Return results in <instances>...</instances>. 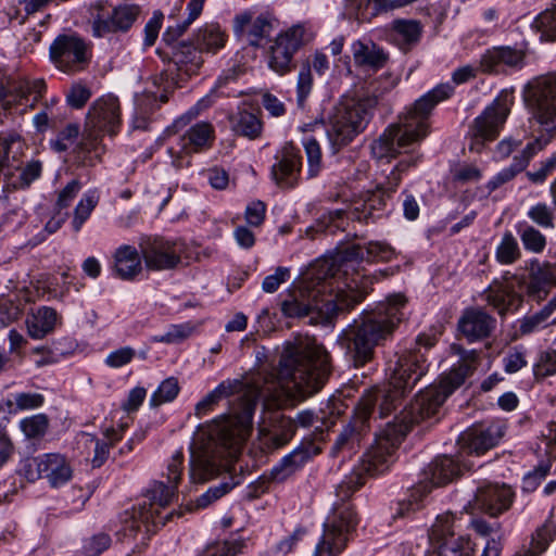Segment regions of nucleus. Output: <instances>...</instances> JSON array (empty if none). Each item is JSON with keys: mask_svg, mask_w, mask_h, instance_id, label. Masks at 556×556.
Returning a JSON list of instances; mask_svg holds the SVG:
<instances>
[{"mask_svg": "<svg viewBox=\"0 0 556 556\" xmlns=\"http://www.w3.org/2000/svg\"><path fill=\"white\" fill-rule=\"evenodd\" d=\"M477 356L476 351L464 355L438 386H430L419 391L408 408L386 424V427L377 434L375 443L363 455L359 467L353 469L338 484L336 489L338 501L333 503L331 511L337 505L348 504L357 516L348 500L365 484L366 476H378L390 468L395 460L397 446L410 431L413 425L431 418L439 412L445 400L472 375L476 369ZM356 519L358 520V517Z\"/></svg>", "mask_w": 556, "mask_h": 556, "instance_id": "1", "label": "nucleus"}, {"mask_svg": "<svg viewBox=\"0 0 556 556\" xmlns=\"http://www.w3.org/2000/svg\"><path fill=\"white\" fill-rule=\"evenodd\" d=\"M388 370V384L374 388L362 396L353 422L342 429L333 444V451L348 447L352 450L359 443L369 419L384 418L399 406L405 394L426 374V356L419 349L395 353L394 359L389 361Z\"/></svg>", "mask_w": 556, "mask_h": 556, "instance_id": "2", "label": "nucleus"}, {"mask_svg": "<svg viewBox=\"0 0 556 556\" xmlns=\"http://www.w3.org/2000/svg\"><path fill=\"white\" fill-rule=\"evenodd\" d=\"M258 395L256 390L239 395L231 403L229 413L220 416L211 427V445L200 452L192 451L190 479L193 482H204L215 477L223 467L224 459L238 456L251 433Z\"/></svg>", "mask_w": 556, "mask_h": 556, "instance_id": "3", "label": "nucleus"}, {"mask_svg": "<svg viewBox=\"0 0 556 556\" xmlns=\"http://www.w3.org/2000/svg\"><path fill=\"white\" fill-rule=\"evenodd\" d=\"M330 372V355L326 349L315 338L299 337L286 344L271 382L289 396L303 401L323 389Z\"/></svg>", "mask_w": 556, "mask_h": 556, "instance_id": "4", "label": "nucleus"}, {"mask_svg": "<svg viewBox=\"0 0 556 556\" xmlns=\"http://www.w3.org/2000/svg\"><path fill=\"white\" fill-rule=\"evenodd\" d=\"M333 273L329 258L317 261L311 267L303 287L288 293L280 302L282 315L286 318L312 316L315 319L354 307L355 304Z\"/></svg>", "mask_w": 556, "mask_h": 556, "instance_id": "5", "label": "nucleus"}, {"mask_svg": "<svg viewBox=\"0 0 556 556\" xmlns=\"http://www.w3.org/2000/svg\"><path fill=\"white\" fill-rule=\"evenodd\" d=\"M405 306L404 295H391L375 311L362 314L342 330L338 342L355 367L374 358L376 346L391 337L403 320Z\"/></svg>", "mask_w": 556, "mask_h": 556, "instance_id": "6", "label": "nucleus"}, {"mask_svg": "<svg viewBox=\"0 0 556 556\" xmlns=\"http://www.w3.org/2000/svg\"><path fill=\"white\" fill-rule=\"evenodd\" d=\"M454 92V87L448 84H440L415 101L413 106L400 117L399 123L390 125L371 143V154L377 160H390L428 135V118L434 106L448 99Z\"/></svg>", "mask_w": 556, "mask_h": 556, "instance_id": "7", "label": "nucleus"}, {"mask_svg": "<svg viewBox=\"0 0 556 556\" xmlns=\"http://www.w3.org/2000/svg\"><path fill=\"white\" fill-rule=\"evenodd\" d=\"M394 256V250L386 242L371 241L366 245L352 244L339 251L337 256L329 260L333 264V274L350 295L353 304L362 302L371 289L374 282L390 275L389 269L367 275L358 265L362 261L388 262Z\"/></svg>", "mask_w": 556, "mask_h": 556, "instance_id": "8", "label": "nucleus"}, {"mask_svg": "<svg viewBox=\"0 0 556 556\" xmlns=\"http://www.w3.org/2000/svg\"><path fill=\"white\" fill-rule=\"evenodd\" d=\"M122 124L117 97L112 94L97 99L88 110L81 141L75 149V162L81 167H93L101 162L104 146L102 132L114 136Z\"/></svg>", "mask_w": 556, "mask_h": 556, "instance_id": "9", "label": "nucleus"}, {"mask_svg": "<svg viewBox=\"0 0 556 556\" xmlns=\"http://www.w3.org/2000/svg\"><path fill=\"white\" fill-rule=\"evenodd\" d=\"M175 490V484L167 485L162 481L154 482L146 498L131 511L125 513L122 528L124 536L136 538L141 526L144 527L147 533L155 532L175 516L179 517L180 514L174 510L162 514V510L174 498Z\"/></svg>", "mask_w": 556, "mask_h": 556, "instance_id": "10", "label": "nucleus"}, {"mask_svg": "<svg viewBox=\"0 0 556 556\" xmlns=\"http://www.w3.org/2000/svg\"><path fill=\"white\" fill-rule=\"evenodd\" d=\"M377 104L376 98H342L328 118L327 136L340 149L365 130Z\"/></svg>", "mask_w": 556, "mask_h": 556, "instance_id": "11", "label": "nucleus"}, {"mask_svg": "<svg viewBox=\"0 0 556 556\" xmlns=\"http://www.w3.org/2000/svg\"><path fill=\"white\" fill-rule=\"evenodd\" d=\"M420 156L406 155L393 167L387 179L381 184L377 192L371 193L366 200L355 202L349 216L352 220L361 223H375L384 215L387 199L395 192L402 181V177L419 162Z\"/></svg>", "mask_w": 556, "mask_h": 556, "instance_id": "12", "label": "nucleus"}, {"mask_svg": "<svg viewBox=\"0 0 556 556\" xmlns=\"http://www.w3.org/2000/svg\"><path fill=\"white\" fill-rule=\"evenodd\" d=\"M356 527L357 519L350 505L334 506L323 525V534L313 556H339L352 539Z\"/></svg>", "mask_w": 556, "mask_h": 556, "instance_id": "13", "label": "nucleus"}, {"mask_svg": "<svg viewBox=\"0 0 556 556\" xmlns=\"http://www.w3.org/2000/svg\"><path fill=\"white\" fill-rule=\"evenodd\" d=\"M169 60L176 67L177 78L168 79L165 72L152 77L153 86L162 88V92L159 96L153 91H150V93L153 94L154 100L159 98L162 103L168 101V94L178 86L179 80L198 75L204 62L201 50L189 41H180L174 45Z\"/></svg>", "mask_w": 556, "mask_h": 556, "instance_id": "14", "label": "nucleus"}, {"mask_svg": "<svg viewBox=\"0 0 556 556\" xmlns=\"http://www.w3.org/2000/svg\"><path fill=\"white\" fill-rule=\"evenodd\" d=\"M514 103L511 92L502 91L483 112L473 119L469 134L471 142L469 150L481 152L486 142L493 141L500 135Z\"/></svg>", "mask_w": 556, "mask_h": 556, "instance_id": "15", "label": "nucleus"}, {"mask_svg": "<svg viewBox=\"0 0 556 556\" xmlns=\"http://www.w3.org/2000/svg\"><path fill=\"white\" fill-rule=\"evenodd\" d=\"M312 34L304 24H295L279 33L268 46L266 60L268 67L283 76L295 68V53L309 40Z\"/></svg>", "mask_w": 556, "mask_h": 556, "instance_id": "16", "label": "nucleus"}, {"mask_svg": "<svg viewBox=\"0 0 556 556\" xmlns=\"http://www.w3.org/2000/svg\"><path fill=\"white\" fill-rule=\"evenodd\" d=\"M525 100L533 118L544 130L556 131V76L541 77L529 83Z\"/></svg>", "mask_w": 556, "mask_h": 556, "instance_id": "17", "label": "nucleus"}, {"mask_svg": "<svg viewBox=\"0 0 556 556\" xmlns=\"http://www.w3.org/2000/svg\"><path fill=\"white\" fill-rule=\"evenodd\" d=\"M214 141V126L208 122H197L178 136L176 146L169 147L167 152L173 165L181 168L190 164V161H185V157L210 150Z\"/></svg>", "mask_w": 556, "mask_h": 556, "instance_id": "18", "label": "nucleus"}, {"mask_svg": "<svg viewBox=\"0 0 556 556\" xmlns=\"http://www.w3.org/2000/svg\"><path fill=\"white\" fill-rule=\"evenodd\" d=\"M50 59L63 72H76L88 63V47L76 35H59L50 46Z\"/></svg>", "mask_w": 556, "mask_h": 556, "instance_id": "19", "label": "nucleus"}, {"mask_svg": "<svg viewBox=\"0 0 556 556\" xmlns=\"http://www.w3.org/2000/svg\"><path fill=\"white\" fill-rule=\"evenodd\" d=\"M302 172V155L299 148L286 142L275 154L271 177L282 189H293L299 185Z\"/></svg>", "mask_w": 556, "mask_h": 556, "instance_id": "20", "label": "nucleus"}, {"mask_svg": "<svg viewBox=\"0 0 556 556\" xmlns=\"http://www.w3.org/2000/svg\"><path fill=\"white\" fill-rule=\"evenodd\" d=\"M505 429L500 422L476 425L460 435V448L467 454L482 455L498 444Z\"/></svg>", "mask_w": 556, "mask_h": 556, "instance_id": "21", "label": "nucleus"}, {"mask_svg": "<svg viewBox=\"0 0 556 556\" xmlns=\"http://www.w3.org/2000/svg\"><path fill=\"white\" fill-rule=\"evenodd\" d=\"M296 425L290 417L280 412H274L268 421L258 428L260 445L265 451L282 447L293 438Z\"/></svg>", "mask_w": 556, "mask_h": 556, "instance_id": "22", "label": "nucleus"}, {"mask_svg": "<svg viewBox=\"0 0 556 556\" xmlns=\"http://www.w3.org/2000/svg\"><path fill=\"white\" fill-rule=\"evenodd\" d=\"M274 22L268 14H260L253 18L252 12L245 11L235 16L233 31L237 36L244 37L250 46L261 48L274 31Z\"/></svg>", "mask_w": 556, "mask_h": 556, "instance_id": "23", "label": "nucleus"}, {"mask_svg": "<svg viewBox=\"0 0 556 556\" xmlns=\"http://www.w3.org/2000/svg\"><path fill=\"white\" fill-rule=\"evenodd\" d=\"M146 266L151 270H168L180 263V247L164 239L147 240L141 245Z\"/></svg>", "mask_w": 556, "mask_h": 556, "instance_id": "24", "label": "nucleus"}, {"mask_svg": "<svg viewBox=\"0 0 556 556\" xmlns=\"http://www.w3.org/2000/svg\"><path fill=\"white\" fill-rule=\"evenodd\" d=\"M514 496V491L505 484L486 483L477 489L473 502L478 509L496 517L509 509Z\"/></svg>", "mask_w": 556, "mask_h": 556, "instance_id": "25", "label": "nucleus"}, {"mask_svg": "<svg viewBox=\"0 0 556 556\" xmlns=\"http://www.w3.org/2000/svg\"><path fill=\"white\" fill-rule=\"evenodd\" d=\"M551 141V138L540 137L529 142L525 149L514 156L511 164L503 168L485 185L489 193H492L503 185L513 180L517 174L521 173L529 164L531 159L541 150H543Z\"/></svg>", "mask_w": 556, "mask_h": 556, "instance_id": "26", "label": "nucleus"}, {"mask_svg": "<svg viewBox=\"0 0 556 556\" xmlns=\"http://www.w3.org/2000/svg\"><path fill=\"white\" fill-rule=\"evenodd\" d=\"M457 325L460 333L472 343L490 338L496 319L480 307H469L463 312Z\"/></svg>", "mask_w": 556, "mask_h": 556, "instance_id": "27", "label": "nucleus"}, {"mask_svg": "<svg viewBox=\"0 0 556 556\" xmlns=\"http://www.w3.org/2000/svg\"><path fill=\"white\" fill-rule=\"evenodd\" d=\"M523 62L522 50L510 46L493 47L481 55L480 68L483 73L498 74L504 67L520 68Z\"/></svg>", "mask_w": 556, "mask_h": 556, "instance_id": "28", "label": "nucleus"}, {"mask_svg": "<svg viewBox=\"0 0 556 556\" xmlns=\"http://www.w3.org/2000/svg\"><path fill=\"white\" fill-rule=\"evenodd\" d=\"M354 65L365 72H378L389 60V54L370 39H358L351 45Z\"/></svg>", "mask_w": 556, "mask_h": 556, "instance_id": "29", "label": "nucleus"}, {"mask_svg": "<svg viewBox=\"0 0 556 556\" xmlns=\"http://www.w3.org/2000/svg\"><path fill=\"white\" fill-rule=\"evenodd\" d=\"M140 13V8L136 4H123L113 9L106 18L98 17L94 20L92 28L93 34L102 37L112 31H127L136 22Z\"/></svg>", "mask_w": 556, "mask_h": 556, "instance_id": "30", "label": "nucleus"}, {"mask_svg": "<svg viewBox=\"0 0 556 556\" xmlns=\"http://www.w3.org/2000/svg\"><path fill=\"white\" fill-rule=\"evenodd\" d=\"M465 469H470L467 463L446 455L439 456L429 465L426 472V479H429V481L421 482L428 484L431 489L445 485L457 478Z\"/></svg>", "mask_w": 556, "mask_h": 556, "instance_id": "31", "label": "nucleus"}, {"mask_svg": "<svg viewBox=\"0 0 556 556\" xmlns=\"http://www.w3.org/2000/svg\"><path fill=\"white\" fill-rule=\"evenodd\" d=\"M42 478L47 479L52 488L67 483L73 477V468L66 456L60 453L42 454Z\"/></svg>", "mask_w": 556, "mask_h": 556, "instance_id": "32", "label": "nucleus"}, {"mask_svg": "<svg viewBox=\"0 0 556 556\" xmlns=\"http://www.w3.org/2000/svg\"><path fill=\"white\" fill-rule=\"evenodd\" d=\"M312 458L311 445H301L283 456L270 470V479L282 482L301 469Z\"/></svg>", "mask_w": 556, "mask_h": 556, "instance_id": "33", "label": "nucleus"}, {"mask_svg": "<svg viewBox=\"0 0 556 556\" xmlns=\"http://www.w3.org/2000/svg\"><path fill=\"white\" fill-rule=\"evenodd\" d=\"M113 270L123 280H131L141 273V260L137 249L124 244L116 249L114 255Z\"/></svg>", "mask_w": 556, "mask_h": 556, "instance_id": "34", "label": "nucleus"}, {"mask_svg": "<svg viewBox=\"0 0 556 556\" xmlns=\"http://www.w3.org/2000/svg\"><path fill=\"white\" fill-rule=\"evenodd\" d=\"M556 286V267L549 263L532 262L529 274L528 292L530 294L546 293L551 287Z\"/></svg>", "mask_w": 556, "mask_h": 556, "instance_id": "35", "label": "nucleus"}, {"mask_svg": "<svg viewBox=\"0 0 556 556\" xmlns=\"http://www.w3.org/2000/svg\"><path fill=\"white\" fill-rule=\"evenodd\" d=\"M58 321V313L49 306L39 307L27 320V330L31 338L42 339L53 331Z\"/></svg>", "mask_w": 556, "mask_h": 556, "instance_id": "36", "label": "nucleus"}, {"mask_svg": "<svg viewBox=\"0 0 556 556\" xmlns=\"http://www.w3.org/2000/svg\"><path fill=\"white\" fill-rule=\"evenodd\" d=\"M485 301L503 316L516 309L522 303V296L501 285L497 288H489L485 292Z\"/></svg>", "mask_w": 556, "mask_h": 556, "instance_id": "37", "label": "nucleus"}, {"mask_svg": "<svg viewBox=\"0 0 556 556\" xmlns=\"http://www.w3.org/2000/svg\"><path fill=\"white\" fill-rule=\"evenodd\" d=\"M243 383L239 380L223 381L214 390L207 393L197 405L195 416L202 418L207 415L213 407L224 397H228L237 391H240Z\"/></svg>", "mask_w": 556, "mask_h": 556, "instance_id": "38", "label": "nucleus"}, {"mask_svg": "<svg viewBox=\"0 0 556 556\" xmlns=\"http://www.w3.org/2000/svg\"><path fill=\"white\" fill-rule=\"evenodd\" d=\"M232 130L242 137L254 140L262 134L263 124L257 115L249 111H240L230 117Z\"/></svg>", "mask_w": 556, "mask_h": 556, "instance_id": "39", "label": "nucleus"}, {"mask_svg": "<svg viewBox=\"0 0 556 556\" xmlns=\"http://www.w3.org/2000/svg\"><path fill=\"white\" fill-rule=\"evenodd\" d=\"M226 35L218 25H207L200 29L194 37V45L201 50L216 53L225 46Z\"/></svg>", "mask_w": 556, "mask_h": 556, "instance_id": "40", "label": "nucleus"}, {"mask_svg": "<svg viewBox=\"0 0 556 556\" xmlns=\"http://www.w3.org/2000/svg\"><path fill=\"white\" fill-rule=\"evenodd\" d=\"M526 251L540 254L544 251L547 240L546 237L528 222H518L515 226Z\"/></svg>", "mask_w": 556, "mask_h": 556, "instance_id": "41", "label": "nucleus"}, {"mask_svg": "<svg viewBox=\"0 0 556 556\" xmlns=\"http://www.w3.org/2000/svg\"><path fill=\"white\" fill-rule=\"evenodd\" d=\"M521 257V249L510 231H505L495 250V258L502 265H510Z\"/></svg>", "mask_w": 556, "mask_h": 556, "instance_id": "42", "label": "nucleus"}, {"mask_svg": "<svg viewBox=\"0 0 556 556\" xmlns=\"http://www.w3.org/2000/svg\"><path fill=\"white\" fill-rule=\"evenodd\" d=\"M431 492V488L428 484L419 482L413 486L407 498L399 502L396 517H406L410 513H414L422 507L424 498Z\"/></svg>", "mask_w": 556, "mask_h": 556, "instance_id": "43", "label": "nucleus"}, {"mask_svg": "<svg viewBox=\"0 0 556 556\" xmlns=\"http://www.w3.org/2000/svg\"><path fill=\"white\" fill-rule=\"evenodd\" d=\"M99 202V195L96 191H87L84 193L74 210L72 228L74 232H79L85 222L90 217Z\"/></svg>", "mask_w": 556, "mask_h": 556, "instance_id": "44", "label": "nucleus"}, {"mask_svg": "<svg viewBox=\"0 0 556 556\" xmlns=\"http://www.w3.org/2000/svg\"><path fill=\"white\" fill-rule=\"evenodd\" d=\"M392 29L403 45L402 48H406L419 41L422 28L418 21L396 20L393 22Z\"/></svg>", "mask_w": 556, "mask_h": 556, "instance_id": "45", "label": "nucleus"}, {"mask_svg": "<svg viewBox=\"0 0 556 556\" xmlns=\"http://www.w3.org/2000/svg\"><path fill=\"white\" fill-rule=\"evenodd\" d=\"M556 536L555 525L547 520L541 527H539L531 538V545L528 554L530 556H536L542 554L551 544Z\"/></svg>", "mask_w": 556, "mask_h": 556, "instance_id": "46", "label": "nucleus"}, {"mask_svg": "<svg viewBox=\"0 0 556 556\" xmlns=\"http://www.w3.org/2000/svg\"><path fill=\"white\" fill-rule=\"evenodd\" d=\"M303 147L307 159V178L312 179L317 177L323 169L321 149L313 137L305 138Z\"/></svg>", "mask_w": 556, "mask_h": 556, "instance_id": "47", "label": "nucleus"}, {"mask_svg": "<svg viewBox=\"0 0 556 556\" xmlns=\"http://www.w3.org/2000/svg\"><path fill=\"white\" fill-rule=\"evenodd\" d=\"M179 383L175 377H169L161 382L157 389L150 397V406L159 407L165 403L174 401L179 393Z\"/></svg>", "mask_w": 556, "mask_h": 556, "instance_id": "48", "label": "nucleus"}, {"mask_svg": "<svg viewBox=\"0 0 556 556\" xmlns=\"http://www.w3.org/2000/svg\"><path fill=\"white\" fill-rule=\"evenodd\" d=\"M194 331L195 326L190 321L170 325L165 333L154 336L152 340L153 342L166 344L180 343L190 338Z\"/></svg>", "mask_w": 556, "mask_h": 556, "instance_id": "49", "label": "nucleus"}, {"mask_svg": "<svg viewBox=\"0 0 556 556\" xmlns=\"http://www.w3.org/2000/svg\"><path fill=\"white\" fill-rule=\"evenodd\" d=\"M49 427V419L45 414H36L21 420L20 428L28 439L42 438Z\"/></svg>", "mask_w": 556, "mask_h": 556, "instance_id": "50", "label": "nucleus"}, {"mask_svg": "<svg viewBox=\"0 0 556 556\" xmlns=\"http://www.w3.org/2000/svg\"><path fill=\"white\" fill-rule=\"evenodd\" d=\"M527 216L532 220L533 224L543 229L554 228L555 211L546 203L540 202L532 205L529 208Z\"/></svg>", "mask_w": 556, "mask_h": 556, "instance_id": "51", "label": "nucleus"}, {"mask_svg": "<svg viewBox=\"0 0 556 556\" xmlns=\"http://www.w3.org/2000/svg\"><path fill=\"white\" fill-rule=\"evenodd\" d=\"M20 101L34 96V102L38 101L41 94L46 91V83L43 79H21L13 88Z\"/></svg>", "mask_w": 556, "mask_h": 556, "instance_id": "52", "label": "nucleus"}, {"mask_svg": "<svg viewBox=\"0 0 556 556\" xmlns=\"http://www.w3.org/2000/svg\"><path fill=\"white\" fill-rule=\"evenodd\" d=\"M548 318L539 311L532 315L519 319V327L516 330L515 338H521L544 329L548 325Z\"/></svg>", "mask_w": 556, "mask_h": 556, "instance_id": "53", "label": "nucleus"}, {"mask_svg": "<svg viewBox=\"0 0 556 556\" xmlns=\"http://www.w3.org/2000/svg\"><path fill=\"white\" fill-rule=\"evenodd\" d=\"M556 374V351L547 350L540 352L536 362L533 364V375L536 379H544Z\"/></svg>", "mask_w": 556, "mask_h": 556, "instance_id": "54", "label": "nucleus"}, {"mask_svg": "<svg viewBox=\"0 0 556 556\" xmlns=\"http://www.w3.org/2000/svg\"><path fill=\"white\" fill-rule=\"evenodd\" d=\"M111 544V536L105 532H99L84 541L81 553L84 556H100Z\"/></svg>", "mask_w": 556, "mask_h": 556, "instance_id": "55", "label": "nucleus"}, {"mask_svg": "<svg viewBox=\"0 0 556 556\" xmlns=\"http://www.w3.org/2000/svg\"><path fill=\"white\" fill-rule=\"evenodd\" d=\"M239 481H233V478H230V481H223L217 485L208 488V490L201 494L197 500L198 507L204 508L212 504L213 502L217 501L225 494H227L229 491H231L235 485H237Z\"/></svg>", "mask_w": 556, "mask_h": 556, "instance_id": "56", "label": "nucleus"}, {"mask_svg": "<svg viewBox=\"0 0 556 556\" xmlns=\"http://www.w3.org/2000/svg\"><path fill=\"white\" fill-rule=\"evenodd\" d=\"M527 365V350L522 345L515 346L503 358L504 370L507 374H515Z\"/></svg>", "mask_w": 556, "mask_h": 556, "instance_id": "57", "label": "nucleus"}, {"mask_svg": "<svg viewBox=\"0 0 556 556\" xmlns=\"http://www.w3.org/2000/svg\"><path fill=\"white\" fill-rule=\"evenodd\" d=\"M313 89V76L309 66L301 68L296 83V102L299 108H304L306 99Z\"/></svg>", "mask_w": 556, "mask_h": 556, "instance_id": "58", "label": "nucleus"}, {"mask_svg": "<svg viewBox=\"0 0 556 556\" xmlns=\"http://www.w3.org/2000/svg\"><path fill=\"white\" fill-rule=\"evenodd\" d=\"M91 90L81 83L73 84L66 93V102L73 109H81L91 98Z\"/></svg>", "mask_w": 556, "mask_h": 556, "instance_id": "59", "label": "nucleus"}, {"mask_svg": "<svg viewBox=\"0 0 556 556\" xmlns=\"http://www.w3.org/2000/svg\"><path fill=\"white\" fill-rule=\"evenodd\" d=\"M42 455L37 457H27L20 464L18 472L28 481H36L42 478Z\"/></svg>", "mask_w": 556, "mask_h": 556, "instance_id": "60", "label": "nucleus"}, {"mask_svg": "<svg viewBox=\"0 0 556 556\" xmlns=\"http://www.w3.org/2000/svg\"><path fill=\"white\" fill-rule=\"evenodd\" d=\"M42 164L39 161H31L21 170L18 180L14 182L15 188H28L33 181L38 179L41 175Z\"/></svg>", "mask_w": 556, "mask_h": 556, "instance_id": "61", "label": "nucleus"}, {"mask_svg": "<svg viewBox=\"0 0 556 556\" xmlns=\"http://www.w3.org/2000/svg\"><path fill=\"white\" fill-rule=\"evenodd\" d=\"M290 279V268L279 266L275 273L264 278L262 282V290L266 293L276 292L279 287Z\"/></svg>", "mask_w": 556, "mask_h": 556, "instance_id": "62", "label": "nucleus"}, {"mask_svg": "<svg viewBox=\"0 0 556 556\" xmlns=\"http://www.w3.org/2000/svg\"><path fill=\"white\" fill-rule=\"evenodd\" d=\"M13 399L18 410L36 409L45 403L43 395L36 392H18L13 395Z\"/></svg>", "mask_w": 556, "mask_h": 556, "instance_id": "63", "label": "nucleus"}, {"mask_svg": "<svg viewBox=\"0 0 556 556\" xmlns=\"http://www.w3.org/2000/svg\"><path fill=\"white\" fill-rule=\"evenodd\" d=\"M240 546L236 541L215 542L208 545L202 556H236Z\"/></svg>", "mask_w": 556, "mask_h": 556, "instance_id": "64", "label": "nucleus"}]
</instances>
